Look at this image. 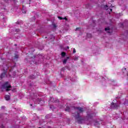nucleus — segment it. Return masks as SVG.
<instances>
[{
  "instance_id": "20e7f679",
  "label": "nucleus",
  "mask_w": 128,
  "mask_h": 128,
  "mask_svg": "<svg viewBox=\"0 0 128 128\" xmlns=\"http://www.w3.org/2000/svg\"><path fill=\"white\" fill-rule=\"evenodd\" d=\"M8 82H6L4 84L2 85V88H8Z\"/></svg>"
},
{
  "instance_id": "9d476101",
  "label": "nucleus",
  "mask_w": 128,
  "mask_h": 128,
  "mask_svg": "<svg viewBox=\"0 0 128 128\" xmlns=\"http://www.w3.org/2000/svg\"><path fill=\"white\" fill-rule=\"evenodd\" d=\"M6 76V73H2L0 76L1 78H4Z\"/></svg>"
},
{
  "instance_id": "4468645a",
  "label": "nucleus",
  "mask_w": 128,
  "mask_h": 128,
  "mask_svg": "<svg viewBox=\"0 0 128 128\" xmlns=\"http://www.w3.org/2000/svg\"><path fill=\"white\" fill-rule=\"evenodd\" d=\"M58 18L59 20H64V18H62V16H58Z\"/></svg>"
},
{
  "instance_id": "dca6fc26",
  "label": "nucleus",
  "mask_w": 128,
  "mask_h": 128,
  "mask_svg": "<svg viewBox=\"0 0 128 128\" xmlns=\"http://www.w3.org/2000/svg\"><path fill=\"white\" fill-rule=\"evenodd\" d=\"M96 26V21L94 20L93 21V25L92 26Z\"/></svg>"
},
{
  "instance_id": "f8f14e48",
  "label": "nucleus",
  "mask_w": 128,
  "mask_h": 128,
  "mask_svg": "<svg viewBox=\"0 0 128 128\" xmlns=\"http://www.w3.org/2000/svg\"><path fill=\"white\" fill-rule=\"evenodd\" d=\"M66 52H62L61 53V56L62 58H64V56H66Z\"/></svg>"
},
{
  "instance_id": "412c9836",
  "label": "nucleus",
  "mask_w": 128,
  "mask_h": 128,
  "mask_svg": "<svg viewBox=\"0 0 128 128\" xmlns=\"http://www.w3.org/2000/svg\"><path fill=\"white\" fill-rule=\"evenodd\" d=\"M80 30V28H76V30Z\"/></svg>"
},
{
  "instance_id": "39448f33",
  "label": "nucleus",
  "mask_w": 128,
  "mask_h": 128,
  "mask_svg": "<svg viewBox=\"0 0 128 128\" xmlns=\"http://www.w3.org/2000/svg\"><path fill=\"white\" fill-rule=\"evenodd\" d=\"M56 102V101L54 100V98H52V97H50V100H49V104H50V102Z\"/></svg>"
},
{
  "instance_id": "ddd939ff",
  "label": "nucleus",
  "mask_w": 128,
  "mask_h": 128,
  "mask_svg": "<svg viewBox=\"0 0 128 128\" xmlns=\"http://www.w3.org/2000/svg\"><path fill=\"white\" fill-rule=\"evenodd\" d=\"M65 110L66 112H70V107H66Z\"/></svg>"
},
{
  "instance_id": "1a4fd4ad",
  "label": "nucleus",
  "mask_w": 128,
  "mask_h": 128,
  "mask_svg": "<svg viewBox=\"0 0 128 128\" xmlns=\"http://www.w3.org/2000/svg\"><path fill=\"white\" fill-rule=\"evenodd\" d=\"M39 104H40V106H44V101L40 100L39 102Z\"/></svg>"
},
{
  "instance_id": "7ed1b4c3",
  "label": "nucleus",
  "mask_w": 128,
  "mask_h": 128,
  "mask_svg": "<svg viewBox=\"0 0 128 128\" xmlns=\"http://www.w3.org/2000/svg\"><path fill=\"white\" fill-rule=\"evenodd\" d=\"M74 110H78V112L81 113V112H84V108H82L80 107H74Z\"/></svg>"
},
{
  "instance_id": "a878e982",
  "label": "nucleus",
  "mask_w": 128,
  "mask_h": 128,
  "mask_svg": "<svg viewBox=\"0 0 128 128\" xmlns=\"http://www.w3.org/2000/svg\"><path fill=\"white\" fill-rule=\"evenodd\" d=\"M110 12H112V9L110 8Z\"/></svg>"
},
{
  "instance_id": "7c9ffc66",
  "label": "nucleus",
  "mask_w": 128,
  "mask_h": 128,
  "mask_svg": "<svg viewBox=\"0 0 128 128\" xmlns=\"http://www.w3.org/2000/svg\"><path fill=\"white\" fill-rule=\"evenodd\" d=\"M124 70H126V68H125Z\"/></svg>"
},
{
  "instance_id": "9b49d317",
  "label": "nucleus",
  "mask_w": 128,
  "mask_h": 128,
  "mask_svg": "<svg viewBox=\"0 0 128 128\" xmlns=\"http://www.w3.org/2000/svg\"><path fill=\"white\" fill-rule=\"evenodd\" d=\"M29 78H30V80H34L36 78V76L34 75H31L29 76Z\"/></svg>"
},
{
  "instance_id": "f03ea898",
  "label": "nucleus",
  "mask_w": 128,
  "mask_h": 128,
  "mask_svg": "<svg viewBox=\"0 0 128 128\" xmlns=\"http://www.w3.org/2000/svg\"><path fill=\"white\" fill-rule=\"evenodd\" d=\"M111 108L113 110H118L120 108V105L118 103L112 102L110 106Z\"/></svg>"
},
{
  "instance_id": "bb28decb",
  "label": "nucleus",
  "mask_w": 128,
  "mask_h": 128,
  "mask_svg": "<svg viewBox=\"0 0 128 128\" xmlns=\"http://www.w3.org/2000/svg\"><path fill=\"white\" fill-rule=\"evenodd\" d=\"M67 48L68 50V48H70V46H67Z\"/></svg>"
},
{
  "instance_id": "423d86ee",
  "label": "nucleus",
  "mask_w": 128,
  "mask_h": 128,
  "mask_svg": "<svg viewBox=\"0 0 128 128\" xmlns=\"http://www.w3.org/2000/svg\"><path fill=\"white\" fill-rule=\"evenodd\" d=\"M12 88V86L8 85V87H6L4 88H6V92H8L9 90H10V88Z\"/></svg>"
},
{
  "instance_id": "2f4dec72",
  "label": "nucleus",
  "mask_w": 128,
  "mask_h": 128,
  "mask_svg": "<svg viewBox=\"0 0 128 128\" xmlns=\"http://www.w3.org/2000/svg\"><path fill=\"white\" fill-rule=\"evenodd\" d=\"M24 6H22V8H24Z\"/></svg>"
},
{
  "instance_id": "b1692460",
  "label": "nucleus",
  "mask_w": 128,
  "mask_h": 128,
  "mask_svg": "<svg viewBox=\"0 0 128 128\" xmlns=\"http://www.w3.org/2000/svg\"><path fill=\"white\" fill-rule=\"evenodd\" d=\"M88 36H89L91 37L92 34H88Z\"/></svg>"
},
{
  "instance_id": "cd10ccee",
  "label": "nucleus",
  "mask_w": 128,
  "mask_h": 128,
  "mask_svg": "<svg viewBox=\"0 0 128 128\" xmlns=\"http://www.w3.org/2000/svg\"><path fill=\"white\" fill-rule=\"evenodd\" d=\"M45 38H48V37L46 36V37H45Z\"/></svg>"
},
{
  "instance_id": "6e6552de",
  "label": "nucleus",
  "mask_w": 128,
  "mask_h": 128,
  "mask_svg": "<svg viewBox=\"0 0 128 128\" xmlns=\"http://www.w3.org/2000/svg\"><path fill=\"white\" fill-rule=\"evenodd\" d=\"M69 58H70V57L68 56V57H66V59H64L63 60L64 64H66V62H68V60Z\"/></svg>"
},
{
  "instance_id": "393cba45",
  "label": "nucleus",
  "mask_w": 128,
  "mask_h": 128,
  "mask_svg": "<svg viewBox=\"0 0 128 128\" xmlns=\"http://www.w3.org/2000/svg\"><path fill=\"white\" fill-rule=\"evenodd\" d=\"M54 108V106H50V108Z\"/></svg>"
},
{
  "instance_id": "4be33fe9",
  "label": "nucleus",
  "mask_w": 128,
  "mask_h": 128,
  "mask_svg": "<svg viewBox=\"0 0 128 128\" xmlns=\"http://www.w3.org/2000/svg\"><path fill=\"white\" fill-rule=\"evenodd\" d=\"M63 20H68V18H66V17L63 18Z\"/></svg>"
},
{
  "instance_id": "0eeeda50",
  "label": "nucleus",
  "mask_w": 128,
  "mask_h": 128,
  "mask_svg": "<svg viewBox=\"0 0 128 128\" xmlns=\"http://www.w3.org/2000/svg\"><path fill=\"white\" fill-rule=\"evenodd\" d=\"M10 96L8 95L5 96V100H10Z\"/></svg>"
},
{
  "instance_id": "aec40b11",
  "label": "nucleus",
  "mask_w": 128,
  "mask_h": 128,
  "mask_svg": "<svg viewBox=\"0 0 128 128\" xmlns=\"http://www.w3.org/2000/svg\"><path fill=\"white\" fill-rule=\"evenodd\" d=\"M0 128H5L4 126V125L2 124H1L0 125Z\"/></svg>"
},
{
  "instance_id": "f3484780",
  "label": "nucleus",
  "mask_w": 128,
  "mask_h": 128,
  "mask_svg": "<svg viewBox=\"0 0 128 128\" xmlns=\"http://www.w3.org/2000/svg\"><path fill=\"white\" fill-rule=\"evenodd\" d=\"M78 60V57H75V58H74V60Z\"/></svg>"
},
{
  "instance_id": "c756f323",
  "label": "nucleus",
  "mask_w": 128,
  "mask_h": 128,
  "mask_svg": "<svg viewBox=\"0 0 128 128\" xmlns=\"http://www.w3.org/2000/svg\"><path fill=\"white\" fill-rule=\"evenodd\" d=\"M106 6L108 8V6L106 5Z\"/></svg>"
},
{
  "instance_id": "72a5a7b5",
  "label": "nucleus",
  "mask_w": 128,
  "mask_h": 128,
  "mask_svg": "<svg viewBox=\"0 0 128 128\" xmlns=\"http://www.w3.org/2000/svg\"><path fill=\"white\" fill-rule=\"evenodd\" d=\"M15 46H16V44H15Z\"/></svg>"
},
{
  "instance_id": "f257e3e1",
  "label": "nucleus",
  "mask_w": 128,
  "mask_h": 128,
  "mask_svg": "<svg viewBox=\"0 0 128 128\" xmlns=\"http://www.w3.org/2000/svg\"><path fill=\"white\" fill-rule=\"evenodd\" d=\"M73 116L75 118V119L77 120L78 124H82V122H86V120H88L86 116L82 118L80 116L78 112H76L74 114Z\"/></svg>"
},
{
  "instance_id": "2eb2a0df",
  "label": "nucleus",
  "mask_w": 128,
  "mask_h": 128,
  "mask_svg": "<svg viewBox=\"0 0 128 128\" xmlns=\"http://www.w3.org/2000/svg\"><path fill=\"white\" fill-rule=\"evenodd\" d=\"M110 30V28L108 27L105 28L106 32H108V30Z\"/></svg>"
},
{
  "instance_id": "473e14b6",
  "label": "nucleus",
  "mask_w": 128,
  "mask_h": 128,
  "mask_svg": "<svg viewBox=\"0 0 128 128\" xmlns=\"http://www.w3.org/2000/svg\"><path fill=\"white\" fill-rule=\"evenodd\" d=\"M30 106H32V104H30Z\"/></svg>"
},
{
  "instance_id": "a211bd4d",
  "label": "nucleus",
  "mask_w": 128,
  "mask_h": 128,
  "mask_svg": "<svg viewBox=\"0 0 128 128\" xmlns=\"http://www.w3.org/2000/svg\"><path fill=\"white\" fill-rule=\"evenodd\" d=\"M14 58H18V55L16 54L14 56Z\"/></svg>"
},
{
  "instance_id": "5701e85b",
  "label": "nucleus",
  "mask_w": 128,
  "mask_h": 128,
  "mask_svg": "<svg viewBox=\"0 0 128 128\" xmlns=\"http://www.w3.org/2000/svg\"><path fill=\"white\" fill-rule=\"evenodd\" d=\"M5 108H6V107H5L4 106H2L1 107L2 110H4V109Z\"/></svg>"
},
{
  "instance_id": "6ab92c4d",
  "label": "nucleus",
  "mask_w": 128,
  "mask_h": 128,
  "mask_svg": "<svg viewBox=\"0 0 128 128\" xmlns=\"http://www.w3.org/2000/svg\"><path fill=\"white\" fill-rule=\"evenodd\" d=\"M76 48H74L73 49V54H76Z\"/></svg>"
},
{
  "instance_id": "c85d7f7f",
  "label": "nucleus",
  "mask_w": 128,
  "mask_h": 128,
  "mask_svg": "<svg viewBox=\"0 0 128 128\" xmlns=\"http://www.w3.org/2000/svg\"><path fill=\"white\" fill-rule=\"evenodd\" d=\"M24 14H26V12H24Z\"/></svg>"
}]
</instances>
